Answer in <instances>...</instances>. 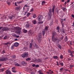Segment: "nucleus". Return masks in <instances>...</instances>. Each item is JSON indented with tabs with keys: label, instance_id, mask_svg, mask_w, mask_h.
Instances as JSON below:
<instances>
[{
	"label": "nucleus",
	"instance_id": "obj_1",
	"mask_svg": "<svg viewBox=\"0 0 74 74\" xmlns=\"http://www.w3.org/2000/svg\"><path fill=\"white\" fill-rule=\"evenodd\" d=\"M52 39L53 42H56L57 43H58L60 41V40L58 38L54 37L53 36H52Z\"/></svg>",
	"mask_w": 74,
	"mask_h": 74
},
{
	"label": "nucleus",
	"instance_id": "obj_2",
	"mask_svg": "<svg viewBox=\"0 0 74 74\" xmlns=\"http://www.w3.org/2000/svg\"><path fill=\"white\" fill-rule=\"evenodd\" d=\"M42 38H41V33H40L38 34V42H40L41 41Z\"/></svg>",
	"mask_w": 74,
	"mask_h": 74
},
{
	"label": "nucleus",
	"instance_id": "obj_3",
	"mask_svg": "<svg viewBox=\"0 0 74 74\" xmlns=\"http://www.w3.org/2000/svg\"><path fill=\"white\" fill-rule=\"evenodd\" d=\"M27 55H28V53L27 52H25L22 54L21 56L23 58H26Z\"/></svg>",
	"mask_w": 74,
	"mask_h": 74
},
{
	"label": "nucleus",
	"instance_id": "obj_4",
	"mask_svg": "<svg viewBox=\"0 0 74 74\" xmlns=\"http://www.w3.org/2000/svg\"><path fill=\"white\" fill-rule=\"evenodd\" d=\"M8 60V58H0V61H2V62H4V61H6Z\"/></svg>",
	"mask_w": 74,
	"mask_h": 74
},
{
	"label": "nucleus",
	"instance_id": "obj_5",
	"mask_svg": "<svg viewBox=\"0 0 74 74\" xmlns=\"http://www.w3.org/2000/svg\"><path fill=\"white\" fill-rule=\"evenodd\" d=\"M42 18H43V17L42 16L39 15L38 18V21H42Z\"/></svg>",
	"mask_w": 74,
	"mask_h": 74
},
{
	"label": "nucleus",
	"instance_id": "obj_6",
	"mask_svg": "<svg viewBox=\"0 0 74 74\" xmlns=\"http://www.w3.org/2000/svg\"><path fill=\"white\" fill-rule=\"evenodd\" d=\"M33 44L32 43H30L29 45V48H32V45H33L34 47H35V45H36L35 42H33Z\"/></svg>",
	"mask_w": 74,
	"mask_h": 74
},
{
	"label": "nucleus",
	"instance_id": "obj_7",
	"mask_svg": "<svg viewBox=\"0 0 74 74\" xmlns=\"http://www.w3.org/2000/svg\"><path fill=\"white\" fill-rule=\"evenodd\" d=\"M69 53H70V55L71 57H73L74 56H73V54L74 55V51H69Z\"/></svg>",
	"mask_w": 74,
	"mask_h": 74
},
{
	"label": "nucleus",
	"instance_id": "obj_8",
	"mask_svg": "<svg viewBox=\"0 0 74 74\" xmlns=\"http://www.w3.org/2000/svg\"><path fill=\"white\" fill-rule=\"evenodd\" d=\"M2 31H7L8 30V28L6 27H4L2 29Z\"/></svg>",
	"mask_w": 74,
	"mask_h": 74
},
{
	"label": "nucleus",
	"instance_id": "obj_9",
	"mask_svg": "<svg viewBox=\"0 0 74 74\" xmlns=\"http://www.w3.org/2000/svg\"><path fill=\"white\" fill-rule=\"evenodd\" d=\"M21 64L23 65V66H26L27 64V63L25 62H21Z\"/></svg>",
	"mask_w": 74,
	"mask_h": 74
},
{
	"label": "nucleus",
	"instance_id": "obj_10",
	"mask_svg": "<svg viewBox=\"0 0 74 74\" xmlns=\"http://www.w3.org/2000/svg\"><path fill=\"white\" fill-rule=\"evenodd\" d=\"M5 73L7 74H11V73L10 71H8V70H7L5 71Z\"/></svg>",
	"mask_w": 74,
	"mask_h": 74
},
{
	"label": "nucleus",
	"instance_id": "obj_11",
	"mask_svg": "<svg viewBox=\"0 0 74 74\" xmlns=\"http://www.w3.org/2000/svg\"><path fill=\"white\" fill-rule=\"evenodd\" d=\"M15 67H14L12 68V71L13 73H16V71H15Z\"/></svg>",
	"mask_w": 74,
	"mask_h": 74
},
{
	"label": "nucleus",
	"instance_id": "obj_12",
	"mask_svg": "<svg viewBox=\"0 0 74 74\" xmlns=\"http://www.w3.org/2000/svg\"><path fill=\"white\" fill-rule=\"evenodd\" d=\"M18 45H19V44H18V43L17 42H16V43H14V47H18Z\"/></svg>",
	"mask_w": 74,
	"mask_h": 74
},
{
	"label": "nucleus",
	"instance_id": "obj_13",
	"mask_svg": "<svg viewBox=\"0 0 74 74\" xmlns=\"http://www.w3.org/2000/svg\"><path fill=\"white\" fill-rule=\"evenodd\" d=\"M38 73H39V74H44V73H42V71L41 70H40L38 71Z\"/></svg>",
	"mask_w": 74,
	"mask_h": 74
},
{
	"label": "nucleus",
	"instance_id": "obj_14",
	"mask_svg": "<svg viewBox=\"0 0 74 74\" xmlns=\"http://www.w3.org/2000/svg\"><path fill=\"white\" fill-rule=\"evenodd\" d=\"M33 22V23L34 24H36V23H37V21L36 20H34L32 21Z\"/></svg>",
	"mask_w": 74,
	"mask_h": 74
},
{
	"label": "nucleus",
	"instance_id": "obj_15",
	"mask_svg": "<svg viewBox=\"0 0 74 74\" xmlns=\"http://www.w3.org/2000/svg\"><path fill=\"white\" fill-rule=\"evenodd\" d=\"M49 13L48 15H49L50 17H51L52 15V14L51 13V11H50V10H49Z\"/></svg>",
	"mask_w": 74,
	"mask_h": 74
},
{
	"label": "nucleus",
	"instance_id": "obj_16",
	"mask_svg": "<svg viewBox=\"0 0 74 74\" xmlns=\"http://www.w3.org/2000/svg\"><path fill=\"white\" fill-rule=\"evenodd\" d=\"M5 69V68H3V69H0V71L1 72H3V71H4V69Z\"/></svg>",
	"mask_w": 74,
	"mask_h": 74
},
{
	"label": "nucleus",
	"instance_id": "obj_17",
	"mask_svg": "<svg viewBox=\"0 0 74 74\" xmlns=\"http://www.w3.org/2000/svg\"><path fill=\"white\" fill-rule=\"evenodd\" d=\"M20 8H21V6H18L16 8V10H19V9H20Z\"/></svg>",
	"mask_w": 74,
	"mask_h": 74
},
{
	"label": "nucleus",
	"instance_id": "obj_18",
	"mask_svg": "<svg viewBox=\"0 0 74 74\" xmlns=\"http://www.w3.org/2000/svg\"><path fill=\"white\" fill-rule=\"evenodd\" d=\"M55 5H54L53 6V10H52V12L53 13V12H54V10H55Z\"/></svg>",
	"mask_w": 74,
	"mask_h": 74
},
{
	"label": "nucleus",
	"instance_id": "obj_19",
	"mask_svg": "<svg viewBox=\"0 0 74 74\" xmlns=\"http://www.w3.org/2000/svg\"><path fill=\"white\" fill-rule=\"evenodd\" d=\"M53 58L54 59H58V57L57 56H53Z\"/></svg>",
	"mask_w": 74,
	"mask_h": 74
},
{
	"label": "nucleus",
	"instance_id": "obj_20",
	"mask_svg": "<svg viewBox=\"0 0 74 74\" xmlns=\"http://www.w3.org/2000/svg\"><path fill=\"white\" fill-rule=\"evenodd\" d=\"M43 21H40L39 22H38V24H42V23H43Z\"/></svg>",
	"mask_w": 74,
	"mask_h": 74
},
{
	"label": "nucleus",
	"instance_id": "obj_21",
	"mask_svg": "<svg viewBox=\"0 0 74 74\" xmlns=\"http://www.w3.org/2000/svg\"><path fill=\"white\" fill-rule=\"evenodd\" d=\"M64 40L65 41H67V36H65Z\"/></svg>",
	"mask_w": 74,
	"mask_h": 74
},
{
	"label": "nucleus",
	"instance_id": "obj_22",
	"mask_svg": "<svg viewBox=\"0 0 74 74\" xmlns=\"http://www.w3.org/2000/svg\"><path fill=\"white\" fill-rule=\"evenodd\" d=\"M23 32H24V33H27V30L25 29H23Z\"/></svg>",
	"mask_w": 74,
	"mask_h": 74
},
{
	"label": "nucleus",
	"instance_id": "obj_23",
	"mask_svg": "<svg viewBox=\"0 0 74 74\" xmlns=\"http://www.w3.org/2000/svg\"><path fill=\"white\" fill-rule=\"evenodd\" d=\"M31 59L30 58H28L27 59H26V61H28V60H30Z\"/></svg>",
	"mask_w": 74,
	"mask_h": 74
},
{
	"label": "nucleus",
	"instance_id": "obj_24",
	"mask_svg": "<svg viewBox=\"0 0 74 74\" xmlns=\"http://www.w3.org/2000/svg\"><path fill=\"white\" fill-rule=\"evenodd\" d=\"M49 74H51V73H53V71H51V70H49Z\"/></svg>",
	"mask_w": 74,
	"mask_h": 74
},
{
	"label": "nucleus",
	"instance_id": "obj_25",
	"mask_svg": "<svg viewBox=\"0 0 74 74\" xmlns=\"http://www.w3.org/2000/svg\"><path fill=\"white\" fill-rule=\"evenodd\" d=\"M33 16L34 18H36V14H34Z\"/></svg>",
	"mask_w": 74,
	"mask_h": 74
},
{
	"label": "nucleus",
	"instance_id": "obj_26",
	"mask_svg": "<svg viewBox=\"0 0 74 74\" xmlns=\"http://www.w3.org/2000/svg\"><path fill=\"white\" fill-rule=\"evenodd\" d=\"M15 65L16 66H20V65H19L18 64V63H16L15 64Z\"/></svg>",
	"mask_w": 74,
	"mask_h": 74
},
{
	"label": "nucleus",
	"instance_id": "obj_27",
	"mask_svg": "<svg viewBox=\"0 0 74 74\" xmlns=\"http://www.w3.org/2000/svg\"><path fill=\"white\" fill-rule=\"evenodd\" d=\"M57 29L58 32V33H59V27H57Z\"/></svg>",
	"mask_w": 74,
	"mask_h": 74
},
{
	"label": "nucleus",
	"instance_id": "obj_28",
	"mask_svg": "<svg viewBox=\"0 0 74 74\" xmlns=\"http://www.w3.org/2000/svg\"><path fill=\"white\" fill-rule=\"evenodd\" d=\"M21 3H22V2L21 1H17V4H21Z\"/></svg>",
	"mask_w": 74,
	"mask_h": 74
},
{
	"label": "nucleus",
	"instance_id": "obj_29",
	"mask_svg": "<svg viewBox=\"0 0 74 74\" xmlns=\"http://www.w3.org/2000/svg\"><path fill=\"white\" fill-rule=\"evenodd\" d=\"M18 29L19 30H18V31H19H19L18 32V33H20V32L21 31V29L19 27H18Z\"/></svg>",
	"mask_w": 74,
	"mask_h": 74
},
{
	"label": "nucleus",
	"instance_id": "obj_30",
	"mask_svg": "<svg viewBox=\"0 0 74 74\" xmlns=\"http://www.w3.org/2000/svg\"><path fill=\"white\" fill-rule=\"evenodd\" d=\"M60 58L61 59H63V56L62 55H61L60 56Z\"/></svg>",
	"mask_w": 74,
	"mask_h": 74
},
{
	"label": "nucleus",
	"instance_id": "obj_31",
	"mask_svg": "<svg viewBox=\"0 0 74 74\" xmlns=\"http://www.w3.org/2000/svg\"><path fill=\"white\" fill-rule=\"evenodd\" d=\"M11 57L12 58H15V56L14 55H12Z\"/></svg>",
	"mask_w": 74,
	"mask_h": 74
},
{
	"label": "nucleus",
	"instance_id": "obj_32",
	"mask_svg": "<svg viewBox=\"0 0 74 74\" xmlns=\"http://www.w3.org/2000/svg\"><path fill=\"white\" fill-rule=\"evenodd\" d=\"M58 48H59L60 49H61L62 47H61V46L60 45H58Z\"/></svg>",
	"mask_w": 74,
	"mask_h": 74
},
{
	"label": "nucleus",
	"instance_id": "obj_33",
	"mask_svg": "<svg viewBox=\"0 0 74 74\" xmlns=\"http://www.w3.org/2000/svg\"><path fill=\"white\" fill-rule=\"evenodd\" d=\"M29 24H26V27L27 28L29 27Z\"/></svg>",
	"mask_w": 74,
	"mask_h": 74
},
{
	"label": "nucleus",
	"instance_id": "obj_34",
	"mask_svg": "<svg viewBox=\"0 0 74 74\" xmlns=\"http://www.w3.org/2000/svg\"><path fill=\"white\" fill-rule=\"evenodd\" d=\"M61 32H62V33H64V31L63 29H61Z\"/></svg>",
	"mask_w": 74,
	"mask_h": 74
},
{
	"label": "nucleus",
	"instance_id": "obj_35",
	"mask_svg": "<svg viewBox=\"0 0 74 74\" xmlns=\"http://www.w3.org/2000/svg\"><path fill=\"white\" fill-rule=\"evenodd\" d=\"M26 49H27V48H24L23 49V51H25V50H26Z\"/></svg>",
	"mask_w": 74,
	"mask_h": 74
},
{
	"label": "nucleus",
	"instance_id": "obj_36",
	"mask_svg": "<svg viewBox=\"0 0 74 74\" xmlns=\"http://www.w3.org/2000/svg\"><path fill=\"white\" fill-rule=\"evenodd\" d=\"M45 32L44 31H42V34L43 36H44V35L45 34Z\"/></svg>",
	"mask_w": 74,
	"mask_h": 74
},
{
	"label": "nucleus",
	"instance_id": "obj_37",
	"mask_svg": "<svg viewBox=\"0 0 74 74\" xmlns=\"http://www.w3.org/2000/svg\"><path fill=\"white\" fill-rule=\"evenodd\" d=\"M30 15V13H28L27 14V16H29V15Z\"/></svg>",
	"mask_w": 74,
	"mask_h": 74
},
{
	"label": "nucleus",
	"instance_id": "obj_38",
	"mask_svg": "<svg viewBox=\"0 0 74 74\" xmlns=\"http://www.w3.org/2000/svg\"><path fill=\"white\" fill-rule=\"evenodd\" d=\"M10 43L9 42H7L5 43V44L6 45H8V44H10Z\"/></svg>",
	"mask_w": 74,
	"mask_h": 74
},
{
	"label": "nucleus",
	"instance_id": "obj_39",
	"mask_svg": "<svg viewBox=\"0 0 74 74\" xmlns=\"http://www.w3.org/2000/svg\"><path fill=\"white\" fill-rule=\"evenodd\" d=\"M60 65H61V66H63V63H60Z\"/></svg>",
	"mask_w": 74,
	"mask_h": 74
},
{
	"label": "nucleus",
	"instance_id": "obj_40",
	"mask_svg": "<svg viewBox=\"0 0 74 74\" xmlns=\"http://www.w3.org/2000/svg\"><path fill=\"white\" fill-rule=\"evenodd\" d=\"M56 63H57V66H59V65H60V64H59V63H58V61H57V62H56Z\"/></svg>",
	"mask_w": 74,
	"mask_h": 74
},
{
	"label": "nucleus",
	"instance_id": "obj_41",
	"mask_svg": "<svg viewBox=\"0 0 74 74\" xmlns=\"http://www.w3.org/2000/svg\"><path fill=\"white\" fill-rule=\"evenodd\" d=\"M29 71H33V69H32L29 68Z\"/></svg>",
	"mask_w": 74,
	"mask_h": 74
},
{
	"label": "nucleus",
	"instance_id": "obj_42",
	"mask_svg": "<svg viewBox=\"0 0 74 74\" xmlns=\"http://www.w3.org/2000/svg\"><path fill=\"white\" fill-rule=\"evenodd\" d=\"M26 70L27 71H29V68H26Z\"/></svg>",
	"mask_w": 74,
	"mask_h": 74
},
{
	"label": "nucleus",
	"instance_id": "obj_43",
	"mask_svg": "<svg viewBox=\"0 0 74 74\" xmlns=\"http://www.w3.org/2000/svg\"><path fill=\"white\" fill-rule=\"evenodd\" d=\"M35 67H39V65L38 64H37L36 65Z\"/></svg>",
	"mask_w": 74,
	"mask_h": 74
},
{
	"label": "nucleus",
	"instance_id": "obj_44",
	"mask_svg": "<svg viewBox=\"0 0 74 74\" xmlns=\"http://www.w3.org/2000/svg\"><path fill=\"white\" fill-rule=\"evenodd\" d=\"M47 29H48V27H46L45 28V30H47Z\"/></svg>",
	"mask_w": 74,
	"mask_h": 74
},
{
	"label": "nucleus",
	"instance_id": "obj_45",
	"mask_svg": "<svg viewBox=\"0 0 74 74\" xmlns=\"http://www.w3.org/2000/svg\"><path fill=\"white\" fill-rule=\"evenodd\" d=\"M32 66L33 67H36V64H33Z\"/></svg>",
	"mask_w": 74,
	"mask_h": 74
},
{
	"label": "nucleus",
	"instance_id": "obj_46",
	"mask_svg": "<svg viewBox=\"0 0 74 74\" xmlns=\"http://www.w3.org/2000/svg\"><path fill=\"white\" fill-rule=\"evenodd\" d=\"M7 39V36H5L4 37V39Z\"/></svg>",
	"mask_w": 74,
	"mask_h": 74
},
{
	"label": "nucleus",
	"instance_id": "obj_47",
	"mask_svg": "<svg viewBox=\"0 0 74 74\" xmlns=\"http://www.w3.org/2000/svg\"><path fill=\"white\" fill-rule=\"evenodd\" d=\"M61 20L62 21H61V24H62L63 23V19H61Z\"/></svg>",
	"mask_w": 74,
	"mask_h": 74
},
{
	"label": "nucleus",
	"instance_id": "obj_48",
	"mask_svg": "<svg viewBox=\"0 0 74 74\" xmlns=\"http://www.w3.org/2000/svg\"><path fill=\"white\" fill-rule=\"evenodd\" d=\"M73 25H72V27H74V22H73Z\"/></svg>",
	"mask_w": 74,
	"mask_h": 74
},
{
	"label": "nucleus",
	"instance_id": "obj_49",
	"mask_svg": "<svg viewBox=\"0 0 74 74\" xmlns=\"http://www.w3.org/2000/svg\"><path fill=\"white\" fill-rule=\"evenodd\" d=\"M7 4H8V5H10V2H8Z\"/></svg>",
	"mask_w": 74,
	"mask_h": 74
},
{
	"label": "nucleus",
	"instance_id": "obj_50",
	"mask_svg": "<svg viewBox=\"0 0 74 74\" xmlns=\"http://www.w3.org/2000/svg\"><path fill=\"white\" fill-rule=\"evenodd\" d=\"M63 70V68H62L60 69V70H61V71H62Z\"/></svg>",
	"mask_w": 74,
	"mask_h": 74
},
{
	"label": "nucleus",
	"instance_id": "obj_51",
	"mask_svg": "<svg viewBox=\"0 0 74 74\" xmlns=\"http://www.w3.org/2000/svg\"><path fill=\"white\" fill-rule=\"evenodd\" d=\"M32 11H33V8H32L31 9L30 12H32Z\"/></svg>",
	"mask_w": 74,
	"mask_h": 74
},
{
	"label": "nucleus",
	"instance_id": "obj_52",
	"mask_svg": "<svg viewBox=\"0 0 74 74\" xmlns=\"http://www.w3.org/2000/svg\"><path fill=\"white\" fill-rule=\"evenodd\" d=\"M2 52H3V53H5V51L4 50H3Z\"/></svg>",
	"mask_w": 74,
	"mask_h": 74
},
{
	"label": "nucleus",
	"instance_id": "obj_53",
	"mask_svg": "<svg viewBox=\"0 0 74 74\" xmlns=\"http://www.w3.org/2000/svg\"><path fill=\"white\" fill-rule=\"evenodd\" d=\"M66 10V8H64L63 9V10L64 11H65V10Z\"/></svg>",
	"mask_w": 74,
	"mask_h": 74
},
{
	"label": "nucleus",
	"instance_id": "obj_54",
	"mask_svg": "<svg viewBox=\"0 0 74 74\" xmlns=\"http://www.w3.org/2000/svg\"><path fill=\"white\" fill-rule=\"evenodd\" d=\"M70 67H73V65H71L70 66Z\"/></svg>",
	"mask_w": 74,
	"mask_h": 74
},
{
	"label": "nucleus",
	"instance_id": "obj_55",
	"mask_svg": "<svg viewBox=\"0 0 74 74\" xmlns=\"http://www.w3.org/2000/svg\"><path fill=\"white\" fill-rule=\"evenodd\" d=\"M3 27H0V30H1V29H3Z\"/></svg>",
	"mask_w": 74,
	"mask_h": 74
},
{
	"label": "nucleus",
	"instance_id": "obj_56",
	"mask_svg": "<svg viewBox=\"0 0 74 74\" xmlns=\"http://www.w3.org/2000/svg\"><path fill=\"white\" fill-rule=\"evenodd\" d=\"M42 3H43V4H45V2L43 1L42 2Z\"/></svg>",
	"mask_w": 74,
	"mask_h": 74
},
{
	"label": "nucleus",
	"instance_id": "obj_57",
	"mask_svg": "<svg viewBox=\"0 0 74 74\" xmlns=\"http://www.w3.org/2000/svg\"><path fill=\"white\" fill-rule=\"evenodd\" d=\"M15 5H16V6H17V5H16V2H15Z\"/></svg>",
	"mask_w": 74,
	"mask_h": 74
},
{
	"label": "nucleus",
	"instance_id": "obj_58",
	"mask_svg": "<svg viewBox=\"0 0 74 74\" xmlns=\"http://www.w3.org/2000/svg\"><path fill=\"white\" fill-rule=\"evenodd\" d=\"M31 74H34V72H33V71H32L31 72Z\"/></svg>",
	"mask_w": 74,
	"mask_h": 74
},
{
	"label": "nucleus",
	"instance_id": "obj_59",
	"mask_svg": "<svg viewBox=\"0 0 74 74\" xmlns=\"http://www.w3.org/2000/svg\"><path fill=\"white\" fill-rule=\"evenodd\" d=\"M63 37H62L61 38V40H63Z\"/></svg>",
	"mask_w": 74,
	"mask_h": 74
},
{
	"label": "nucleus",
	"instance_id": "obj_60",
	"mask_svg": "<svg viewBox=\"0 0 74 74\" xmlns=\"http://www.w3.org/2000/svg\"><path fill=\"white\" fill-rule=\"evenodd\" d=\"M19 37V36H16V38H18V37Z\"/></svg>",
	"mask_w": 74,
	"mask_h": 74
},
{
	"label": "nucleus",
	"instance_id": "obj_61",
	"mask_svg": "<svg viewBox=\"0 0 74 74\" xmlns=\"http://www.w3.org/2000/svg\"><path fill=\"white\" fill-rule=\"evenodd\" d=\"M72 16L73 17V18H74V15H72Z\"/></svg>",
	"mask_w": 74,
	"mask_h": 74
},
{
	"label": "nucleus",
	"instance_id": "obj_62",
	"mask_svg": "<svg viewBox=\"0 0 74 74\" xmlns=\"http://www.w3.org/2000/svg\"><path fill=\"white\" fill-rule=\"evenodd\" d=\"M24 7H28V6L27 5H25L24 6Z\"/></svg>",
	"mask_w": 74,
	"mask_h": 74
},
{
	"label": "nucleus",
	"instance_id": "obj_63",
	"mask_svg": "<svg viewBox=\"0 0 74 74\" xmlns=\"http://www.w3.org/2000/svg\"><path fill=\"white\" fill-rule=\"evenodd\" d=\"M69 2H70V0H67V2L68 3H69Z\"/></svg>",
	"mask_w": 74,
	"mask_h": 74
},
{
	"label": "nucleus",
	"instance_id": "obj_64",
	"mask_svg": "<svg viewBox=\"0 0 74 74\" xmlns=\"http://www.w3.org/2000/svg\"><path fill=\"white\" fill-rule=\"evenodd\" d=\"M50 73H49V72H47V74H49Z\"/></svg>",
	"mask_w": 74,
	"mask_h": 74
}]
</instances>
